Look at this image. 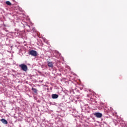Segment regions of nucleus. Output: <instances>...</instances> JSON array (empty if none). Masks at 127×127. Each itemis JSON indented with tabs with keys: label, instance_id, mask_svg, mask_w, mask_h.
<instances>
[{
	"label": "nucleus",
	"instance_id": "10",
	"mask_svg": "<svg viewBox=\"0 0 127 127\" xmlns=\"http://www.w3.org/2000/svg\"><path fill=\"white\" fill-rule=\"evenodd\" d=\"M27 27H28L29 28H30V26L28 25L27 26Z\"/></svg>",
	"mask_w": 127,
	"mask_h": 127
},
{
	"label": "nucleus",
	"instance_id": "6",
	"mask_svg": "<svg viewBox=\"0 0 127 127\" xmlns=\"http://www.w3.org/2000/svg\"><path fill=\"white\" fill-rule=\"evenodd\" d=\"M52 98L53 99H57V98H58V97H59V96L57 94H53L52 95Z\"/></svg>",
	"mask_w": 127,
	"mask_h": 127
},
{
	"label": "nucleus",
	"instance_id": "5",
	"mask_svg": "<svg viewBox=\"0 0 127 127\" xmlns=\"http://www.w3.org/2000/svg\"><path fill=\"white\" fill-rule=\"evenodd\" d=\"M0 121L1 122V123H2V124H4V125H7L8 124L7 121H6L4 119H1Z\"/></svg>",
	"mask_w": 127,
	"mask_h": 127
},
{
	"label": "nucleus",
	"instance_id": "3",
	"mask_svg": "<svg viewBox=\"0 0 127 127\" xmlns=\"http://www.w3.org/2000/svg\"><path fill=\"white\" fill-rule=\"evenodd\" d=\"M94 116L96 117V118L100 119V118H102V117H103V114H102V113L97 112L94 114Z\"/></svg>",
	"mask_w": 127,
	"mask_h": 127
},
{
	"label": "nucleus",
	"instance_id": "1",
	"mask_svg": "<svg viewBox=\"0 0 127 127\" xmlns=\"http://www.w3.org/2000/svg\"><path fill=\"white\" fill-rule=\"evenodd\" d=\"M19 66L20 67V68H21V70H22L24 72H26V71H27V69H28L27 65H26L25 64H21L19 65Z\"/></svg>",
	"mask_w": 127,
	"mask_h": 127
},
{
	"label": "nucleus",
	"instance_id": "9",
	"mask_svg": "<svg viewBox=\"0 0 127 127\" xmlns=\"http://www.w3.org/2000/svg\"><path fill=\"white\" fill-rule=\"evenodd\" d=\"M32 30H33V31L34 32L35 31H36V30H35V28H32Z\"/></svg>",
	"mask_w": 127,
	"mask_h": 127
},
{
	"label": "nucleus",
	"instance_id": "2",
	"mask_svg": "<svg viewBox=\"0 0 127 127\" xmlns=\"http://www.w3.org/2000/svg\"><path fill=\"white\" fill-rule=\"evenodd\" d=\"M28 54L29 55H31V56H34V57H36V56H37V52L33 50L29 51Z\"/></svg>",
	"mask_w": 127,
	"mask_h": 127
},
{
	"label": "nucleus",
	"instance_id": "8",
	"mask_svg": "<svg viewBox=\"0 0 127 127\" xmlns=\"http://www.w3.org/2000/svg\"><path fill=\"white\" fill-rule=\"evenodd\" d=\"M5 3L7 5H11V3L9 1H6Z\"/></svg>",
	"mask_w": 127,
	"mask_h": 127
},
{
	"label": "nucleus",
	"instance_id": "7",
	"mask_svg": "<svg viewBox=\"0 0 127 127\" xmlns=\"http://www.w3.org/2000/svg\"><path fill=\"white\" fill-rule=\"evenodd\" d=\"M32 91L35 93V94H37V92H38V90L36 89V88H32Z\"/></svg>",
	"mask_w": 127,
	"mask_h": 127
},
{
	"label": "nucleus",
	"instance_id": "4",
	"mask_svg": "<svg viewBox=\"0 0 127 127\" xmlns=\"http://www.w3.org/2000/svg\"><path fill=\"white\" fill-rule=\"evenodd\" d=\"M47 63L48 67L50 68H53V63H52V62H48Z\"/></svg>",
	"mask_w": 127,
	"mask_h": 127
}]
</instances>
